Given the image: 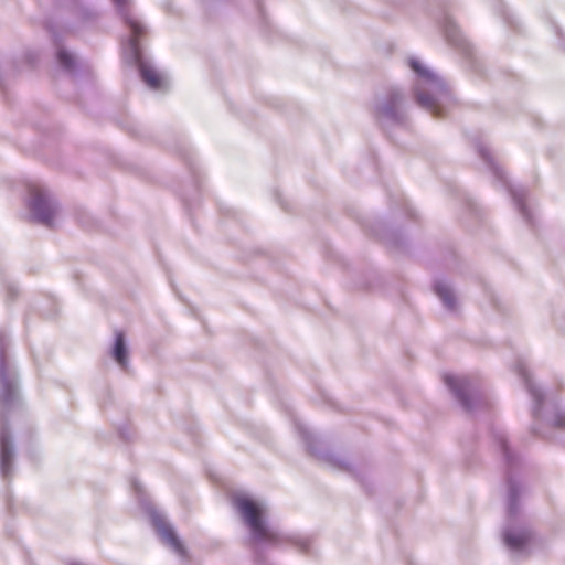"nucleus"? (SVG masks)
Segmentation results:
<instances>
[{"instance_id": "nucleus-1", "label": "nucleus", "mask_w": 565, "mask_h": 565, "mask_svg": "<svg viewBox=\"0 0 565 565\" xmlns=\"http://www.w3.org/2000/svg\"><path fill=\"white\" fill-rule=\"evenodd\" d=\"M113 3L130 32V35L122 43L125 60L138 68L145 84L152 89H159L162 85V78L146 61L140 46V40L147 34V26L132 13L131 0H113Z\"/></svg>"}, {"instance_id": "nucleus-2", "label": "nucleus", "mask_w": 565, "mask_h": 565, "mask_svg": "<svg viewBox=\"0 0 565 565\" xmlns=\"http://www.w3.org/2000/svg\"><path fill=\"white\" fill-rule=\"evenodd\" d=\"M234 505L255 542L274 544L278 541L277 534L269 526L263 504L248 497H238Z\"/></svg>"}, {"instance_id": "nucleus-3", "label": "nucleus", "mask_w": 565, "mask_h": 565, "mask_svg": "<svg viewBox=\"0 0 565 565\" xmlns=\"http://www.w3.org/2000/svg\"><path fill=\"white\" fill-rule=\"evenodd\" d=\"M61 10L63 25L71 32L94 28L99 19V13L84 0H64Z\"/></svg>"}, {"instance_id": "nucleus-4", "label": "nucleus", "mask_w": 565, "mask_h": 565, "mask_svg": "<svg viewBox=\"0 0 565 565\" xmlns=\"http://www.w3.org/2000/svg\"><path fill=\"white\" fill-rule=\"evenodd\" d=\"M28 207L31 218L45 227L51 228L57 212V202L53 195L44 189H32Z\"/></svg>"}, {"instance_id": "nucleus-5", "label": "nucleus", "mask_w": 565, "mask_h": 565, "mask_svg": "<svg viewBox=\"0 0 565 565\" xmlns=\"http://www.w3.org/2000/svg\"><path fill=\"white\" fill-rule=\"evenodd\" d=\"M52 41L56 47L57 63L64 71L70 73L72 76H75L78 71V65L75 56L66 49L61 46V40L55 32H52Z\"/></svg>"}, {"instance_id": "nucleus-6", "label": "nucleus", "mask_w": 565, "mask_h": 565, "mask_svg": "<svg viewBox=\"0 0 565 565\" xmlns=\"http://www.w3.org/2000/svg\"><path fill=\"white\" fill-rule=\"evenodd\" d=\"M157 530L161 540L166 544L170 545L179 555L185 556V548L171 526L161 523L157 525Z\"/></svg>"}, {"instance_id": "nucleus-7", "label": "nucleus", "mask_w": 565, "mask_h": 565, "mask_svg": "<svg viewBox=\"0 0 565 565\" xmlns=\"http://www.w3.org/2000/svg\"><path fill=\"white\" fill-rule=\"evenodd\" d=\"M15 394L14 383L3 365H0V402L7 404Z\"/></svg>"}, {"instance_id": "nucleus-8", "label": "nucleus", "mask_w": 565, "mask_h": 565, "mask_svg": "<svg viewBox=\"0 0 565 565\" xmlns=\"http://www.w3.org/2000/svg\"><path fill=\"white\" fill-rule=\"evenodd\" d=\"M444 381L447 386L456 394L458 399L462 403L466 408H469L468 401L466 398L467 380L457 377L451 374H445Z\"/></svg>"}, {"instance_id": "nucleus-9", "label": "nucleus", "mask_w": 565, "mask_h": 565, "mask_svg": "<svg viewBox=\"0 0 565 565\" xmlns=\"http://www.w3.org/2000/svg\"><path fill=\"white\" fill-rule=\"evenodd\" d=\"M530 533L522 532H507L504 535L505 544L512 550H520L530 541Z\"/></svg>"}, {"instance_id": "nucleus-10", "label": "nucleus", "mask_w": 565, "mask_h": 565, "mask_svg": "<svg viewBox=\"0 0 565 565\" xmlns=\"http://www.w3.org/2000/svg\"><path fill=\"white\" fill-rule=\"evenodd\" d=\"M416 99L422 107L429 110L433 115L439 116L440 107L431 95L426 93H418L416 95Z\"/></svg>"}, {"instance_id": "nucleus-11", "label": "nucleus", "mask_w": 565, "mask_h": 565, "mask_svg": "<svg viewBox=\"0 0 565 565\" xmlns=\"http://www.w3.org/2000/svg\"><path fill=\"white\" fill-rule=\"evenodd\" d=\"M109 353H128L127 340L122 331H116Z\"/></svg>"}, {"instance_id": "nucleus-12", "label": "nucleus", "mask_w": 565, "mask_h": 565, "mask_svg": "<svg viewBox=\"0 0 565 565\" xmlns=\"http://www.w3.org/2000/svg\"><path fill=\"white\" fill-rule=\"evenodd\" d=\"M45 301L47 302V307H44L39 302L35 303V307L45 318H53L57 313V302L52 297H47Z\"/></svg>"}, {"instance_id": "nucleus-13", "label": "nucleus", "mask_w": 565, "mask_h": 565, "mask_svg": "<svg viewBox=\"0 0 565 565\" xmlns=\"http://www.w3.org/2000/svg\"><path fill=\"white\" fill-rule=\"evenodd\" d=\"M436 294L441 298V300L445 302L446 306L452 307L455 303V297L452 295L451 289L444 285L438 284L435 287Z\"/></svg>"}, {"instance_id": "nucleus-14", "label": "nucleus", "mask_w": 565, "mask_h": 565, "mask_svg": "<svg viewBox=\"0 0 565 565\" xmlns=\"http://www.w3.org/2000/svg\"><path fill=\"white\" fill-rule=\"evenodd\" d=\"M11 347V338L10 335L3 331L0 330V353H7L8 350Z\"/></svg>"}, {"instance_id": "nucleus-15", "label": "nucleus", "mask_w": 565, "mask_h": 565, "mask_svg": "<svg viewBox=\"0 0 565 565\" xmlns=\"http://www.w3.org/2000/svg\"><path fill=\"white\" fill-rule=\"evenodd\" d=\"M11 454L7 449H2L1 465L3 473H8L10 469Z\"/></svg>"}, {"instance_id": "nucleus-16", "label": "nucleus", "mask_w": 565, "mask_h": 565, "mask_svg": "<svg viewBox=\"0 0 565 565\" xmlns=\"http://www.w3.org/2000/svg\"><path fill=\"white\" fill-rule=\"evenodd\" d=\"M409 66L418 74L420 75H424L425 74V70L420 66L419 62L415 61V60H411L409 62Z\"/></svg>"}, {"instance_id": "nucleus-17", "label": "nucleus", "mask_w": 565, "mask_h": 565, "mask_svg": "<svg viewBox=\"0 0 565 565\" xmlns=\"http://www.w3.org/2000/svg\"><path fill=\"white\" fill-rule=\"evenodd\" d=\"M115 356V361L116 363L121 366V367H126V363H127V358L128 355H114Z\"/></svg>"}, {"instance_id": "nucleus-18", "label": "nucleus", "mask_w": 565, "mask_h": 565, "mask_svg": "<svg viewBox=\"0 0 565 565\" xmlns=\"http://www.w3.org/2000/svg\"><path fill=\"white\" fill-rule=\"evenodd\" d=\"M18 294L17 289L12 286L8 287V297L13 298Z\"/></svg>"}, {"instance_id": "nucleus-19", "label": "nucleus", "mask_w": 565, "mask_h": 565, "mask_svg": "<svg viewBox=\"0 0 565 565\" xmlns=\"http://www.w3.org/2000/svg\"><path fill=\"white\" fill-rule=\"evenodd\" d=\"M183 201L186 205H190V200L186 196H183Z\"/></svg>"}, {"instance_id": "nucleus-20", "label": "nucleus", "mask_w": 565, "mask_h": 565, "mask_svg": "<svg viewBox=\"0 0 565 565\" xmlns=\"http://www.w3.org/2000/svg\"><path fill=\"white\" fill-rule=\"evenodd\" d=\"M502 449L505 450V443L502 441Z\"/></svg>"}]
</instances>
